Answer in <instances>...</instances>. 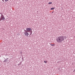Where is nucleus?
Masks as SVG:
<instances>
[{"instance_id": "1", "label": "nucleus", "mask_w": 75, "mask_h": 75, "mask_svg": "<svg viewBox=\"0 0 75 75\" xmlns=\"http://www.w3.org/2000/svg\"><path fill=\"white\" fill-rule=\"evenodd\" d=\"M66 38H67L65 36H60L57 38L56 40L58 44H60V43L62 42V41H64Z\"/></svg>"}, {"instance_id": "2", "label": "nucleus", "mask_w": 75, "mask_h": 75, "mask_svg": "<svg viewBox=\"0 0 75 75\" xmlns=\"http://www.w3.org/2000/svg\"><path fill=\"white\" fill-rule=\"evenodd\" d=\"M0 14L1 15L0 18V21H2H2L5 20V18L4 17V15H3V14L2 13H0Z\"/></svg>"}, {"instance_id": "3", "label": "nucleus", "mask_w": 75, "mask_h": 75, "mask_svg": "<svg viewBox=\"0 0 75 75\" xmlns=\"http://www.w3.org/2000/svg\"><path fill=\"white\" fill-rule=\"evenodd\" d=\"M26 30L28 31H31V30H32V29H31V28H26Z\"/></svg>"}, {"instance_id": "4", "label": "nucleus", "mask_w": 75, "mask_h": 75, "mask_svg": "<svg viewBox=\"0 0 75 75\" xmlns=\"http://www.w3.org/2000/svg\"><path fill=\"white\" fill-rule=\"evenodd\" d=\"M24 33L25 35V36H26V37L28 36V35H29V34H28V33L27 32H24Z\"/></svg>"}, {"instance_id": "5", "label": "nucleus", "mask_w": 75, "mask_h": 75, "mask_svg": "<svg viewBox=\"0 0 75 75\" xmlns=\"http://www.w3.org/2000/svg\"><path fill=\"white\" fill-rule=\"evenodd\" d=\"M8 59V58H7L6 59H5V60L3 62H7V61H8V59Z\"/></svg>"}, {"instance_id": "6", "label": "nucleus", "mask_w": 75, "mask_h": 75, "mask_svg": "<svg viewBox=\"0 0 75 75\" xmlns=\"http://www.w3.org/2000/svg\"><path fill=\"white\" fill-rule=\"evenodd\" d=\"M55 7L52 8H51L50 10H54V9H55Z\"/></svg>"}, {"instance_id": "7", "label": "nucleus", "mask_w": 75, "mask_h": 75, "mask_svg": "<svg viewBox=\"0 0 75 75\" xmlns=\"http://www.w3.org/2000/svg\"><path fill=\"white\" fill-rule=\"evenodd\" d=\"M50 45H51V46H54V45H55V44H51Z\"/></svg>"}, {"instance_id": "8", "label": "nucleus", "mask_w": 75, "mask_h": 75, "mask_svg": "<svg viewBox=\"0 0 75 75\" xmlns=\"http://www.w3.org/2000/svg\"><path fill=\"white\" fill-rule=\"evenodd\" d=\"M30 35H31V34H32V30H31L30 31Z\"/></svg>"}, {"instance_id": "9", "label": "nucleus", "mask_w": 75, "mask_h": 75, "mask_svg": "<svg viewBox=\"0 0 75 75\" xmlns=\"http://www.w3.org/2000/svg\"><path fill=\"white\" fill-rule=\"evenodd\" d=\"M24 30L25 32V33H27L28 32V31H27V30H25V29H24Z\"/></svg>"}, {"instance_id": "10", "label": "nucleus", "mask_w": 75, "mask_h": 75, "mask_svg": "<svg viewBox=\"0 0 75 75\" xmlns=\"http://www.w3.org/2000/svg\"><path fill=\"white\" fill-rule=\"evenodd\" d=\"M52 2H49V3H48V4H52Z\"/></svg>"}, {"instance_id": "11", "label": "nucleus", "mask_w": 75, "mask_h": 75, "mask_svg": "<svg viewBox=\"0 0 75 75\" xmlns=\"http://www.w3.org/2000/svg\"><path fill=\"white\" fill-rule=\"evenodd\" d=\"M8 0H5V1H6V2H7V1H8Z\"/></svg>"}, {"instance_id": "12", "label": "nucleus", "mask_w": 75, "mask_h": 75, "mask_svg": "<svg viewBox=\"0 0 75 75\" xmlns=\"http://www.w3.org/2000/svg\"><path fill=\"white\" fill-rule=\"evenodd\" d=\"M44 62H45V63H47V61H44Z\"/></svg>"}, {"instance_id": "13", "label": "nucleus", "mask_w": 75, "mask_h": 75, "mask_svg": "<svg viewBox=\"0 0 75 75\" xmlns=\"http://www.w3.org/2000/svg\"><path fill=\"white\" fill-rule=\"evenodd\" d=\"M21 65V62H20V63L18 64V65Z\"/></svg>"}, {"instance_id": "14", "label": "nucleus", "mask_w": 75, "mask_h": 75, "mask_svg": "<svg viewBox=\"0 0 75 75\" xmlns=\"http://www.w3.org/2000/svg\"><path fill=\"white\" fill-rule=\"evenodd\" d=\"M23 58H24V57H23L22 58V60H23Z\"/></svg>"}, {"instance_id": "15", "label": "nucleus", "mask_w": 75, "mask_h": 75, "mask_svg": "<svg viewBox=\"0 0 75 75\" xmlns=\"http://www.w3.org/2000/svg\"><path fill=\"white\" fill-rule=\"evenodd\" d=\"M2 1H3V2H4V0H2Z\"/></svg>"}, {"instance_id": "16", "label": "nucleus", "mask_w": 75, "mask_h": 75, "mask_svg": "<svg viewBox=\"0 0 75 75\" xmlns=\"http://www.w3.org/2000/svg\"><path fill=\"white\" fill-rule=\"evenodd\" d=\"M20 54H22L21 52L20 53Z\"/></svg>"}]
</instances>
